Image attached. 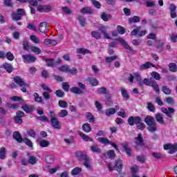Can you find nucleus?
I'll return each instance as SVG.
<instances>
[{
    "instance_id": "nucleus-26",
    "label": "nucleus",
    "mask_w": 177,
    "mask_h": 177,
    "mask_svg": "<svg viewBox=\"0 0 177 177\" xmlns=\"http://www.w3.org/2000/svg\"><path fill=\"white\" fill-rule=\"evenodd\" d=\"M45 161L47 164H53L55 162V158L52 155H48L45 158Z\"/></svg>"
},
{
    "instance_id": "nucleus-35",
    "label": "nucleus",
    "mask_w": 177,
    "mask_h": 177,
    "mask_svg": "<svg viewBox=\"0 0 177 177\" xmlns=\"http://www.w3.org/2000/svg\"><path fill=\"white\" fill-rule=\"evenodd\" d=\"M97 93L98 95H106L107 94V88L106 87H101L97 88Z\"/></svg>"
},
{
    "instance_id": "nucleus-48",
    "label": "nucleus",
    "mask_w": 177,
    "mask_h": 177,
    "mask_svg": "<svg viewBox=\"0 0 177 177\" xmlns=\"http://www.w3.org/2000/svg\"><path fill=\"white\" fill-rule=\"evenodd\" d=\"M37 161H38V159H37L35 156H30L28 158V162L32 165H34V164H37Z\"/></svg>"
},
{
    "instance_id": "nucleus-42",
    "label": "nucleus",
    "mask_w": 177,
    "mask_h": 177,
    "mask_svg": "<svg viewBox=\"0 0 177 177\" xmlns=\"http://www.w3.org/2000/svg\"><path fill=\"white\" fill-rule=\"evenodd\" d=\"M77 53H81L82 55H86V53H91L89 50L85 48H77Z\"/></svg>"
},
{
    "instance_id": "nucleus-30",
    "label": "nucleus",
    "mask_w": 177,
    "mask_h": 177,
    "mask_svg": "<svg viewBox=\"0 0 177 177\" xmlns=\"http://www.w3.org/2000/svg\"><path fill=\"white\" fill-rule=\"evenodd\" d=\"M82 129L86 133H89V132L92 131V128L91 127V125H89V124L88 123H85L84 124H83Z\"/></svg>"
},
{
    "instance_id": "nucleus-28",
    "label": "nucleus",
    "mask_w": 177,
    "mask_h": 177,
    "mask_svg": "<svg viewBox=\"0 0 177 177\" xmlns=\"http://www.w3.org/2000/svg\"><path fill=\"white\" fill-rule=\"evenodd\" d=\"M70 91L72 93H75L76 95H81V93H82V90H81V88H80L78 87H72L70 89Z\"/></svg>"
},
{
    "instance_id": "nucleus-52",
    "label": "nucleus",
    "mask_w": 177,
    "mask_h": 177,
    "mask_svg": "<svg viewBox=\"0 0 177 177\" xmlns=\"http://www.w3.org/2000/svg\"><path fill=\"white\" fill-rule=\"evenodd\" d=\"M121 93L122 96H123L124 99H129V94L128 93V92H127V90H125V88L121 89Z\"/></svg>"
},
{
    "instance_id": "nucleus-14",
    "label": "nucleus",
    "mask_w": 177,
    "mask_h": 177,
    "mask_svg": "<svg viewBox=\"0 0 177 177\" xmlns=\"http://www.w3.org/2000/svg\"><path fill=\"white\" fill-rule=\"evenodd\" d=\"M134 142L137 146H143V137H142V134H138V137L135 138Z\"/></svg>"
},
{
    "instance_id": "nucleus-11",
    "label": "nucleus",
    "mask_w": 177,
    "mask_h": 177,
    "mask_svg": "<svg viewBox=\"0 0 177 177\" xmlns=\"http://www.w3.org/2000/svg\"><path fill=\"white\" fill-rule=\"evenodd\" d=\"M44 44L45 46H56L57 44V41L52 39H46L44 41Z\"/></svg>"
},
{
    "instance_id": "nucleus-49",
    "label": "nucleus",
    "mask_w": 177,
    "mask_h": 177,
    "mask_svg": "<svg viewBox=\"0 0 177 177\" xmlns=\"http://www.w3.org/2000/svg\"><path fill=\"white\" fill-rule=\"evenodd\" d=\"M30 40L32 42H34V44H39L41 42L39 38L37 37L35 35H31Z\"/></svg>"
},
{
    "instance_id": "nucleus-37",
    "label": "nucleus",
    "mask_w": 177,
    "mask_h": 177,
    "mask_svg": "<svg viewBox=\"0 0 177 177\" xmlns=\"http://www.w3.org/2000/svg\"><path fill=\"white\" fill-rule=\"evenodd\" d=\"M3 66V68L6 70L7 73H12V71H13V67L8 63L4 64Z\"/></svg>"
},
{
    "instance_id": "nucleus-17",
    "label": "nucleus",
    "mask_w": 177,
    "mask_h": 177,
    "mask_svg": "<svg viewBox=\"0 0 177 177\" xmlns=\"http://www.w3.org/2000/svg\"><path fill=\"white\" fill-rule=\"evenodd\" d=\"M122 147H123L124 151H126L127 154L129 155V157L132 156V151L129 149L128 144L127 142H124L122 144Z\"/></svg>"
},
{
    "instance_id": "nucleus-18",
    "label": "nucleus",
    "mask_w": 177,
    "mask_h": 177,
    "mask_svg": "<svg viewBox=\"0 0 177 177\" xmlns=\"http://www.w3.org/2000/svg\"><path fill=\"white\" fill-rule=\"evenodd\" d=\"M22 109L26 111V113H32V111H34V106L25 104L22 106Z\"/></svg>"
},
{
    "instance_id": "nucleus-61",
    "label": "nucleus",
    "mask_w": 177,
    "mask_h": 177,
    "mask_svg": "<svg viewBox=\"0 0 177 177\" xmlns=\"http://www.w3.org/2000/svg\"><path fill=\"white\" fill-rule=\"evenodd\" d=\"M55 95L58 97H64V92H63L62 90H57L55 91Z\"/></svg>"
},
{
    "instance_id": "nucleus-7",
    "label": "nucleus",
    "mask_w": 177,
    "mask_h": 177,
    "mask_svg": "<svg viewBox=\"0 0 177 177\" xmlns=\"http://www.w3.org/2000/svg\"><path fill=\"white\" fill-rule=\"evenodd\" d=\"M98 141L100 142V143H102V145H110L111 146L114 147V149H115V150H118L117 145L113 143V142L109 140V139H107L106 138L100 137V138H98Z\"/></svg>"
},
{
    "instance_id": "nucleus-47",
    "label": "nucleus",
    "mask_w": 177,
    "mask_h": 177,
    "mask_svg": "<svg viewBox=\"0 0 177 177\" xmlns=\"http://www.w3.org/2000/svg\"><path fill=\"white\" fill-rule=\"evenodd\" d=\"M140 18L138 16H134L132 19H129V23H139Z\"/></svg>"
},
{
    "instance_id": "nucleus-34",
    "label": "nucleus",
    "mask_w": 177,
    "mask_h": 177,
    "mask_svg": "<svg viewBox=\"0 0 177 177\" xmlns=\"http://www.w3.org/2000/svg\"><path fill=\"white\" fill-rule=\"evenodd\" d=\"M83 160H84V165L86 167V168H91V165H89V159L88 158V156H83L82 157Z\"/></svg>"
},
{
    "instance_id": "nucleus-55",
    "label": "nucleus",
    "mask_w": 177,
    "mask_h": 177,
    "mask_svg": "<svg viewBox=\"0 0 177 177\" xmlns=\"http://www.w3.org/2000/svg\"><path fill=\"white\" fill-rule=\"evenodd\" d=\"M6 57H7L8 60H10V62H12V60L15 59V56L13 55V54H12L11 52H8L6 54Z\"/></svg>"
},
{
    "instance_id": "nucleus-5",
    "label": "nucleus",
    "mask_w": 177,
    "mask_h": 177,
    "mask_svg": "<svg viewBox=\"0 0 177 177\" xmlns=\"http://www.w3.org/2000/svg\"><path fill=\"white\" fill-rule=\"evenodd\" d=\"M165 150H169V154H174L177 151V144H166L164 145Z\"/></svg>"
},
{
    "instance_id": "nucleus-38",
    "label": "nucleus",
    "mask_w": 177,
    "mask_h": 177,
    "mask_svg": "<svg viewBox=\"0 0 177 177\" xmlns=\"http://www.w3.org/2000/svg\"><path fill=\"white\" fill-rule=\"evenodd\" d=\"M30 50L32 52H33L36 55H41V48H39L35 46H32L30 47Z\"/></svg>"
},
{
    "instance_id": "nucleus-16",
    "label": "nucleus",
    "mask_w": 177,
    "mask_h": 177,
    "mask_svg": "<svg viewBox=\"0 0 177 177\" xmlns=\"http://www.w3.org/2000/svg\"><path fill=\"white\" fill-rule=\"evenodd\" d=\"M151 67H154V64L151 62H146L139 67V70H147V68H151Z\"/></svg>"
},
{
    "instance_id": "nucleus-54",
    "label": "nucleus",
    "mask_w": 177,
    "mask_h": 177,
    "mask_svg": "<svg viewBox=\"0 0 177 177\" xmlns=\"http://www.w3.org/2000/svg\"><path fill=\"white\" fill-rule=\"evenodd\" d=\"M46 66L48 67H53L55 66V64H56V62H55V61H53V59H47L46 61Z\"/></svg>"
},
{
    "instance_id": "nucleus-56",
    "label": "nucleus",
    "mask_w": 177,
    "mask_h": 177,
    "mask_svg": "<svg viewBox=\"0 0 177 177\" xmlns=\"http://www.w3.org/2000/svg\"><path fill=\"white\" fill-rule=\"evenodd\" d=\"M162 91L166 95H170L171 94V89H169V88H168L167 86H163L162 87Z\"/></svg>"
},
{
    "instance_id": "nucleus-50",
    "label": "nucleus",
    "mask_w": 177,
    "mask_h": 177,
    "mask_svg": "<svg viewBox=\"0 0 177 177\" xmlns=\"http://www.w3.org/2000/svg\"><path fill=\"white\" fill-rule=\"evenodd\" d=\"M147 109L149 111H151L152 113H154V110H156V106H154V104L151 102H147Z\"/></svg>"
},
{
    "instance_id": "nucleus-41",
    "label": "nucleus",
    "mask_w": 177,
    "mask_h": 177,
    "mask_svg": "<svg viewBox=\"0 0 177 177\" xmlns=\"http://www.w3.org/2000/svg\"><path fill=\"white\" fill-rule=\"evenodd\" d=\"M81 13H93V10L90 7L84 8L81 10Z\"/></svg>"
},
{
    "instance_id": "nucleus-29",
    "label": "nucleus",
    "mask_w": 177,
    "mask_h": 177,
    "mask_svg": "<svg viewBox=\"0 0 177 177\" xmlns=\"http://www.w3.org/2000/svg\"><path fill=\"white\" fill-rule=\"evenodd\" d=\"M117 55H113L112 57H105V62L110 66L112 62H114V60H117Z\"/></svg>"
},
{
    "instance_id": "nucleus-2",
    "label": "nucleus",
    "mask_w": 177,
    "mask_h": 177,
    "mask_svg": "<svg viewBox=\"0 0 177 177\" xmlns=\"http://www.w3.org/2000/svg\"><path fill=\"white\" fill-rule=\"evenodd\" d=\"M145 122L148 125V131L149 132H156L157 131V126L156 124V120H154V118L150 115H147L145 118Z\"/></svg>"
},
{
    "instance_id": "nucleus-39",
    "label": "nucleus",
    "mask_w": 177,
    "mask_h": 177,
    "mask_svg": "<svg viewBox=\"0 0 177 177\" xmlns=\"http://www.w3.org/2000/svg\"><path fill=\"white\" fill-rule=\"evenodd\" d=\"M77 20H78L80 26H82V27H84L85 26L86 19L84 17H82L81 15L77 16Z\"/></svg>"
},
{
    "instance_id": "nucleus-43",
    "label": "nucleus",
    "mask_w": 177,
    "mask_h": 177,
    "mask_svg": "<svg viewBox=\"0 0 177 177\" xmlns=\"http://www.w3.org/2000/svg\"><path fill=\"white\" fill-rule=\"evenodd\" d=\"M91 36L93 37V38H95V39H100V38L102 37V35L100 34V32L97 31L91 32Z\"/></svg>"
},
{
    "instance_id": "nucleus-3",
    "label": "nucleus",
    "mask_w": 177,
    "mask_h": 177,
    "mask_svg": "<svg viewBox=\"0 0 177 177\" xmlns=\"http://www.w3.org/2000/svg\"><path fill=\"white\" fill-rule=\"evenodd\" d=\"M115 41L121 44L122 46H124V49H127V50H129V53H131V55H135L136 53L135 50L132 48L129 45H128V42L124 39L122 37H118L115 39Z\"/></svg>"
},
{
    "instance_id": "nucleus-51",
    "label": "nucleus",
    "mask_w": 177,
    "mask_h": 177,
    "mask_svg": "<svg viewBox=\"0 0 177 177\" xmlns=\"http://www.w3.org/2000/svg\"><path fill=\"white\" fill-rule=\"evenodd\" d=\"M116 28H117L118 32H119V34H120L121 35H124V34H125V28H124V27L119 25L117 26Z\"/></svg>"
},
{
    "instance_id": "nucleus-46",
    "label": "nucleus",
    "mask_w": 177,
    "mask_h": 177,
    "mask_svg": "<svg viewBox=\"0 0 177 177\" xmlns=\"http://www.w3.org/2000/svg\"><path fill=\"white\" fill-rule=\"evenodd\" d=\"M145 3L148 8H153V6H156V1L153 0H147Z\"/></svg>"
},
{
    "instance_id": "nucleus-20",
    "label": "nucleus",
    "mask_w": 177,
    "mask_h": 177,
    "mask_svg": "<svg viewBox=\"0 0 177 177\" xmlns=\"http://www.w3.org/2000/svg\"><path fill=\"white\" fill-rule=\"evenodd\" d=\"M115 169H116L118 172H121L122 171V161L121 160L116 161Z\"/></svg>"
},
{
    "instance_id": "nucleus-60",
    "label": "nucleus",
    "mask_w": 177,
    "mask_h": 177,
    "mask_svg": "<svg viewBox=\"0 0 177 177\" xmlns=\"http://www.w3.org/2000/svg\"><path fill=\"white\" fill-rule=\"evenodd\" d=\"M3 3L5 6H8V8H12V6H13L12 0H4Z\"/></svg>"
},
{
    "instance_id": "nucleus-21",
    "label": "nucleus",
    "mask_w": 177,
    "mask_h": 177,
    "mask_svg": "<svg viewBox=\"0 0 177 177\" xmlns=\"http://www.w3.org/2000/svg\"><path fill=\"white\" fill-rule=\"evenodd\" d=\"M6 158V148L2 147L0 148V160Z\"/></svg>"
},
{
    "instance_id": "nucleus-62",
    "label": "nucleus",
    "mask_w": 177,
    "mask_h": 177,
    "mask_svg": "<svg viewBox=\"0 0 177 177\" xmlns=\"http://www.w3.org/2000/svg\"><path fill=\"white\" fill-rule=\"evenodd\" d=\"M91 150L93 153H100L102 151L100 148L94 145L91 147Z\"/></svg>"
},
{
    "instance_id": "nucleus-58",
    "label": "nucleus",
    "mask_w": 177,
    "mask_h": 177,
    "mask_svg": "<svg viewBox=\"0 0 177 177\" xmlns=\"http://www.w3.org/2000/svg\"><path fill=\"white\" fill-rule=\"evenodd\" d=\"M91 2L93 3V5L95 6V8H97V9H100V8L102 7L100 2H99L96 0H91Z\"/></svg>"
},
{
    "instance_id": "nucleus-8",
    "label": "nucleus",
    "mask_w": 177,
    "mask_h": 177,
    "mask_svg": "<svg viewBox=\"0 0 177 177\" xmlns=\"http://www.w3.org/2000/svg\"><path fill=\"white\" fill-rule=\"evenodd\" d=\"M161 111L162 113H164V114H165L167 117H169V118H172V115L171 114H174V113H175V109L171 107H169L168 109L162 107L161 109Z\"/></svg>"
},
{
    "instance_id": "nucleus-1",
    "label": "nucleus",
    "mask_w": 177,
    "mask_h": 177,
    "mask_svg": "<svg viewBox=\"0 0 177 177\" xmlns=\"http://www.w3.org/2000/svg\"><path fill=\"white\" fill-rule=\"evenodd\" d=\"M134 77L137 80V82H138V84L142 86V85H147V86H151L153 84H156V80L154 78H145L143 80H142V77H140V75L138 73H133Z\"/></svg>"
},
{
    "instance_id": "nucleus-24",
    "label": "nucleus",
    "mask_w": 177,
    "mask_h": 177,
    "mask_svg": "<svg viewBox=\"0 0 177 177\" xmlns=\"http://www.w3.org/2000/svg\"><path fill=\"white\" fill-rule=\"evenodd\" d=\"M155 118L159 124H164V117L162 116V114L158 113L155 115Z\"/></svg>"
},
{
    "instance_id": "nucleus-45",
    "label": "nucleus",
    "mask_w": 177,
    "mask_h": 177,
    "mask_svg": "<svg viewBox=\"0 0 177 177\" xmlns=\"http://www.w3.org/2000/svg\"><path fill=\"white\" fill-rule=\"evenodd\" d=\"M81 171H82V169L80 167H75V169H73L71 171L72 175H73L74 176H75V175H78V174H80L81 172Z\"/></svg>"
},
{
    "instance_id": "nucleus-31",
    "label": "nucleus",
    "mask_w": 177,
    "mask_h": 177,
    "mask_svg": "<svg viewBox=\"0 0 177 177\" xmlns=\"http://www.w3.org/2000/svg\"><path fill=\"white\" fill-rule=\"evenodd\" d=\"M113 114H115V109L114 108L108 109L105 111V115H107V117H109V115H113Z\"/></svg>"
},
{
    "instance_id": "nucleus-12",
    "label": "nucleus",
    "mask_w": 177,
    "mask_h": 177,
    "mask_svg": "<svg viewBox=\"0 0 177 177\" xmlns=\"http://www.w3.org/2000/svg\"><path fill=\"white\" fill-rule=\"evenodd\" d=\"M50 122L55 129H60V128H62V126L60 125V122L59 121V119H57V118H51Z\"/></svg>"
},
{
    "instance_id": "nucleus-63",
    "label": "nucleus",
    "mask_w": 177,
    "mask_h": 177,
    "mask_svg": "<svg viewBox=\"0 0 177 177\" xmlns=\"http://www.w3.org/2000/svg\"><path fill=\"white\" fill-rule=\"evenodd\" d=\"M137 128L138 129H140L141 131H143V129H145L146 128V124H145V123L140 122L138 124H137Z\"/></svg>"
},
{
    "instance_id": "nucleus-64",
    "label": "nucleus",
    "mask_w": 177,
    "mask_h": 177,
    "mask_svg": "<svg viewBox=\"0 0 177 177\" xmlns=\"http://www.w3.org/2000/svg\"><path fill=\"white\" fill-rule=\"evenodd\" d=\"M107 154L109 158H115V152H114V150L108 151Z\"/></svg>"
},
{
    "instance_id": "nucleus-13",
    "label": "nucleus",
    "mask_w": 177,
    "mask_h": 177,
    "mask_svg": "<svg viewBox=\"0 0 177 177\" xmlns=\"http://www.w3.org/2000/svg\"><path fill=\"white\" fill-rule=\"evenodd\" d=\"M38 12H50L52 10V7L50 6H38L37 7Z\"/></svg>"
},
{
    "instance_id": "nucleus-10",
    "label": "nucleus",
    "mask_w": 177,
    "mask_h": 177,
    "mask_svg": "<svg viewBox=\"0 0 177 177\" xmlns=\"http://www.w3.org/2000/svg\"><path fill=\"white\" fill-rule=\"evenodd\" d=\"M22 57L24 59V63H32V62H35V60H37L35 57H34L30 54L24 55H22Z\"/></svg>"
},
{
    "instance_id": "nucleus-53",
    "label": "nucleus",
    "mask_w": 177,
    "mask_h": 177,
    "mask_svg": "<svg viewBox=\"0 0 177 177\" xmlns=\"http://www.w3.org/2000/svg\"><path fill=\"white\" fill-rule=\"evenodd\" d=\"M22 140L24 143L26 144V146H28L29 147H32V142L30 139L24 138Z\"/></svg>"
},
{
    "instance_id": "nucleus-57",
    "label": "nucleus",
    "mask_w": 177,
    "mask_h": 177,
    "mask_svg": "<svg viewBox=\"0 0 177 177\" xmlns=\"http://www.w3.org/2000/svg\"><path fill=\"white\" fill-rule=\"evenodd\" d=\"M59 71H63V73H68L69 68L67 65H64L59 68Z\"/></svg>"
},
{
    "instance_id": "nucleus-15",
    "label": "nucleus",
    "mask_w": 177,
    "mask_h": 177,
    "mask_svg": "<svg viewBox=\"0 0 177 177\" xmlns=\"http://www.w3.org/2000/svg\"><path fill=\"white\" fill-rule=\"evenodd\" d=\"M39 30L40 32H46V31H48V24L46 22L40 23Z\"/></svg>"
},
{
    "instance_id": "nucleus-9",
    "label": "nucleus",
    "mask_w": 177,
    "mask_h": 177,
    "mask_svg": "<svg viewBox=\"0 0 177 177\" xmlns=\"http://www.w3.org/2000/svg\"><path fill=\"white\" fill-rule=\"evenodd\" d=\"M109 28V26H101L99 28V31L102 32L104 35V38H106V39H111V37L109 35V33L107 32V29Z\"/></svg>"
},
{
    "instance_id": "nucleus-23",
    "label": "nucleus",
    "mask_w": 177,
    "mask_h": 177,
    "mask_svg": "<svg viewBox=\"0 0 177 177\" xmlns=\"http://www.w3.org/2000/svg\"><path fill=\"white\" fill-rule=\"evenodd\" d=\"M88 81L92 86H97L99 85V81L95 77H90L88 79Z\"/></svg>"
},
{
    "instance_id": "nucleus-6",
    "label": "nucleus",
    "mask_w": 177,
    "mask_h": 177,
    "mask_svg": "<svg viewBox=\"0 0 177 177\" xmlns=\"http://www.w3.org/2000/svg\"><path fill=\"white\" fill-rule=\"evenodd\" d=\"M127 122L128 124H129V125L133 127V125H135V124L138 125L139 122H142V118H140V117L139 116H131L130 118H129Z\"/></svg>"
},
{
    "instance_id": "nucleus-4",
    "label": "nucleus",
    "mask_w": 177,
    "mask_h": 177,
    "mask_svg": "<svg viewBox=\"0 0 177 177\" xmlns=\"http://www.w3.org/2000/svg\"><path fill=\"white\" fill-rule=\"evenodd\" d=\"M14 82L16 83L17 85H19V86H21V91L24 92V93H26L27 92V89H26V87H27V83L24 82L23 79L20 77H16L14 78Z\"/></svg>"
},
{
    "instance_id": "nucleus-19",
    "label": "nucleus",
    "mask_w": 177,
    "mask_h": 177,
    "mask_svg": "<svg viewBox=\"0 0 177 177\" xmlns=\"http://www.w3.org/2000/svg\"><path fill=\"white\" fill-rule=\"evenodd\" d=\"M12 136L15 139V140L19 142V143H21L23 142V138H21V134H20L19 131H15Z\"/></svg>"
},
{
    "instance_id": "nucleus-32",
    "label": "nucleus",
    "mask_w": 177,
    "mask_h": 177,
    "mask_svg": "<svg viewBox=\"0 0 177 177\" xmlns=\"http://www.w3.org/2000/svg\"><path fill=\"white\" fill-rule=\"evenodd\" d=\"M101 18L102 19V20H104V21H109L110 19H111V15L105 12H102L101 14Z\"/></svg>"
},
{
    "instance_id": "nucleus-27",
    "label": "nucleus",
    "mask_w": 177,
    "mask_h": 177,
    "mask_svg": "<svg viewBox=\"0 0 177 177\" xmlns=\"http://www.w3.org/2000/svg\"><path fill=\"white\" fill-rule=\"evenodd\" d=\"M68 115V111L66 109H62L58 113V117L61 118H64V117H67Z\"/></svg>"
},
{
    "instance_id": "nucleus-40",
    "label": "nucleus",
    "mask_w": 177,
    "mask_h": 177,
    "mask_svg": "<svg viewBox=\"0 0 177 177\" xmlns=\"http://www.w3.org/2000/svg\"><path fill=\"white\" fill-rule=\"evenodd\" d=\"M58 104L59 107H62V109H67V107L68 106V104L64 100H59L58 102Z\"/></svg>"
},
{
    "instance_id": "nucleus-25",
    "label": "nucleus",
    "mask_w": 177,
    "mask_h": 177,
    "mask_svg": "<svg viewBox=\"0 0 177 177\" xmlns=\"http://www.w3.org/2000/svg\"><path fill=\"white\" fill-rule=\"evenodd\" d=\"M34 97H35V102H37V103H41L42 104H44V103H45L44 102V98H42V97H39L38 93H35Z\"/></svg>"
},
{
    "instance_id": "nucleus-22",
    "label": "nucleus",
    "mask_w": 177,
    "mask_h": 177,
    "mask_svg": "<svg viewBox=\"0 0 177 177\" xmlns=\"http://www.w3.org/2000/svg\"><path fill=\"white\" fill-rule=\"evenodd\" d=\"M78 135H80V136L83 139V140H85L86 142H92V138L85 135L84 133L79 131Z\"/></svg>"
},
{
    "instance_id": "nucleus-59",
    "label": "nucleus",
    "mask_w": 177,
    "mask_h": 177,
    "mask_svg": "<svg viewBox=\"0 0 177 177\" xmlns=\"http://www.w3.org/2000/svg\"><path fill=\"white\" fill-rule=\"evenodd\" d=\"M169 68L170 71H172L173 73L176 72V64H175L174 63L169 64Z\"/></svg>"
},
{
    "instance_id": "nucleus-36",
    "label": "nucleus",
    "mask_w": 177,
    "mask_h": 177,
    "mask_svg": "<svg viewBox=\"0 0 177 177\" xmlns=\"http://www.w3.org/2000/svg\"><path fill=\"white\" fill-rule=\"evenodd\" d=\"M151 75L152 78H153L156 81H160V80H161V75H160V73H158L156 71L152 72L151 73Z\"/></svg>"
},
{
    "instance_id": "nucleus-33",
    "label": "nucleus",
    "mask_w": 177,
    "mask_h": 177,
    "mask_svg": "<svg viewBox=\"0 0 177 177\" xmlns=\"http://www.w3.org/2000/svg\"><path fill=\"white\" fill-rule=\"evenodd\" d=\"M86 117L88 122H95V117H93V115H92V113L87 112L86 113Z\"/></svg>"
},
{
    "instance_id": "nucleus-44",
    "label": "nucleus",
    "mask_w": 177,
    "mask_h": 177,
    "mask_svg": "<svg viewBox=\"0 0 177 177\" xmlns=\"http://www.w3.org/2000/svg\"><path fill=\"white\" fill-rule=\"evenodd\" d=\"M39 143L41 147H48L49 146V141L48 140H39Z\"/></svg>"
}]
</instances>
